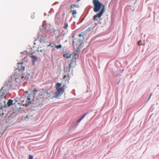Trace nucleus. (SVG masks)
I'll return each mask as SVG.
<instances>
[{"label": "nucleus", "instance_id": "nucleus-1", "mask_svg": "<svg viewBox=\"0 0 159 159\" xmlns=\"http://www.w3.org/2000/svg\"><path fill=\"white\" fill-rule=\"evenodd\" d=\"M92 2L94 5L93 11L94 12H98L100 10L99 12L95 15L93 18L94 21H98L100 20L101 17L105 12L106 7L98 0H93Z\"/></svg>", "mask_w": 159, "mask_h": 159}, {"label": "nucleus", "instance_id": "nucleus-2", "mask_svg": "<svg viewBox=\"0 0 159 159\" xmlns=\"http://www.w3.org/2000/svg\"><path fill=\"white\" fill-rule=\"evenodd\" d=\"M16 80L19 79L22 81H27L29 78L30 74L27 73H23V71H18L13 74Z\"/></svg>", "mask_w": 159, "mask_h": 159}, {"label": "nucleus", "instance_id": "nucleus-3", "mask_svg": "<svg viewBox=\"0 0 159 159\" xmlns=\"http://www.w3.org/2000/svg\"><path fill=\"white\" fill-rule=\"evenodd\" d=\"M57 91L55 93L54 96L56 98H58L61 96L64 92V86L61 87L60 88L56 89Z\"/></svg>", "mask_w": 159, "mask_h": 159}, {"label": "nucleus", "instance_id": "nucleus-4", "mask_svg": "<svg viewBox=\"0 0 159 159\" xmlns=\"http://www.w3.org/2000/svg\"><path fill=\"white\" fill-rule=\"evenodd\" d=\"M5 85L0 90V101L3 98L5 99L6 96L5 95V93L6 92V89L5 88Z\"/></svg>", "mask_w": 159, "mask_h": 159}, {"label": "nucleus", "instance_id": "nucleus-5", "mask_svg": "<svg viewBox=\"0 0 159 159\" xmlns=\"http://www.w3.org/2000/svg\"><path fill=\"white\" fill-rule=\"evenodd\" d=\"M18 65V68L17 69L18 72V71H22L24 70L25 67L22 66L23 63H17Z\"/></svg>", "mask_w": 159, "mask_h": 159}, {"label": "nucleus", "instance_id": "nucleus-6", "mask_svg": "<svg viewBox=\"0 0 159 159\" xmlns=\"http://www.w3.org/2000/svg\"><path fill=\"white\" fill-rule=\"evenodd\" d=\"M47 94L46 91H45L40 93L39 94V96L41 98H43L46 99Z\"/></svg>", "mask_w": 159, "mask_h": 159}, {"label": "nucleus", "instance_id": "nucleus-7", "mask_svg": "<svg viewBox=\"0 0 159 159\" xmlns=\"http://www.w3.org/2000/svg\"><path fill=\"white\" fill-rule=\"evenodd\" d=\"M31 117L29 112L27 114H25L22 117V119L24 120H28Z\"/></svg>", "mask_w": 159, "mask_h": 159}, {"label": "nucleus", "instance_id": "nucleus-8", "mask_svg": "<svg viewBox=\"0 0 159 159\" xmlns=\"http://www.w3.org/2000/svg\"><path fill=\"white\" fill-rule=\"evenodd\" d=\"M30 57L32 59V62L33 63H34L37 61L38 58L37 57L33 55V53H31L30 54Z\"/></svg>", "mask_w": 159, "mask_h": 159}, {"label": "nucleus", "instance_id": "nucleus-9", "mask_svg": "<svg viewBox=\"0 0 159 159\" xmlns=\"http://www.w3.org/2000/svg\"><path fill=\"white\" fill-rule=\"evenodd\" d=\"M38 38L39 39L40 43L44 42L45 41V37L44 36L39 34L38 36Z\"/></svg>", "mask_w": 159, "mask_h": 159}, {"label": "nucleus", "instance_id": "nucleus-10", "mask_svg": "<svg viewBox=\"0 0 159 159\" xmlns=\"http://www.w3.org/2000/svg\"><path fill=\"white\" fill-rule=\"evenodd\" d=\"M72 42L73 45L75 44L76 45L80 44V40L76 38L73 39Z\"/></svg>", "mask_w": 159, "mask_h": 159}, {"label": "nucleus", "instance_id": "nucleus-11", "mask_svg": "<svg viewBox=\"0 0 159 159\" xmlns=\"http://www.w3.org/2000/svg\"><path fill=\"white\" fill-rule=\"evenodd\" d=\"M31 102V99L29 96L27 97V98L26 101L25 106L26 107H28L29 105Z\"/></svg>", "mask_w": 159, "mask_h": 159}, {"label": "nucleus", "instance_id": "nucleus-12", "mask_svg": "<svg viewBox=\"0 0 159 159\" xmlns=\"http://www.w3.org/2000/svg\"><path fill=\"white\" fill-rule=\"evenodd\" d=\"M70 12L72 13V15L74 18H76V17L77 12L75 10H71Z\"/></svg>", "mask_w": 159, "mask_h": 159}, {"label": "nucleus", "instance_id": "nucleus-13", "mask_svg": "<svg viewBox=\"0 0 159 159\" xmlns=\"http://www.w3.org/2000/svg\"><path fill=\"white\" fill-rule=\"evenodd\" d=\"M46 93H47L46 94V99L49 98H52L53 97H55L54 96H52V93H48L47 91H46Z\"/></svg>", "mask_w": 159, "mask_h": 159}, {"label": "nucleus", "instance_id": "nucleus-14", "mask_svg": "<svg viewBox=\"0 0 159 159\" xmlns=\"http://www.w3.org/2000/svg\"><path fill=\"white\" fill-rule=\"evenodd\" d=\"M70 79V78L69 75L68 74L67 75H65L64 76L63 79L65 81H68Z\"/></svg>", "mask_w": 159, "mask_h": 159}, {"label": "nucleus", "instance_id": "nucleus-15", "mask_svg": "<svg viewBox=\"0 0 159 159\" xmlns=\"http://www.w3.org/2000/svg\"><path fill=\"white\" fill-rule=\"evenodd\" d=\"M37 51L38 52L44 53L46 52V50L44 48L43 49L42 47H40L38 48Z\"/></svg>", "mask_w": 159, "mask_h": 159}, {"label": "nucleus", "instance_id": "nucleus-16", "mask_svg": "<svg viewBox=\"0 0 159 159\" xmlns=\"http://www.w3.org/2000/svg\"><path fill=\"white\" fill-rule=\"evenodd\" d=\"M79 7L78 5H75V4H73L70 5V8L74 9L75 7L78 8Z\"/></svg>", "mask_w": 159, "mask_h": 159}, {"label": "nucleus", "instance_id": "nucleus-17", "mask_svg": "<svg viewBox=\"0 0 159 159\" xmlns=\"http://www.w3.org/2000/svg\"><path fill=\"white\" fill-rule=\"evenodd\" d=\"M63 56L65 57L68 58L70 57L71 56L70 54L69 53H65L63 54Z\"/></svg>", "mask_w": 159, "mask_h": 159}, {"label": "nucleus", "instance_id": "nucleus-18", "mask_svg": "<svg viewBox=\"0 0 159 159\" xmlns=\"http://www.w3.org/2000/svg\"><path fill=\"white\" fill-rule=\"evenodd\" d=\"M13 100L11 99H9L7 102V105L9 107L10 106L13 104Z\"/></svg>", "mask_w": 159, "mask_h": 159}, {"label": "nucleus", "instance_id": "nucleus-19", "mask_svg": "<svg viewBox=\"0 0 159 159\" xmlns=\"http://www.w3.org/2000/svg\"><path fill=\"white\" fill-rule=\"evenodd\" d=\"M87 113L88 112L84 114L81 118H80L77 121V122H80L82 119H83L84 118L85 116L87 114Z\"/></svg>", "mask_w": 159, "mask_h": 159}, {"label": "nucleus", "instance_id": "nucleus-20", "mask_svg": "<svg viewBox=\"0 0 159 159\" xmlns=\"http://www.w3.org/2000/svg\"><path fill=\"white\" fill-rule=\"evenodd\" d=\"M61 83H57L56 84V86H55L56 89H58L59 88H61V87H60L61 86Z\"/></svg>", "mask_w": 159, "mask_h": 159}, {"label": "nucleus", "instance_id": "nucleus-21", "mask_svg": "<svg viewBox=\"0 0 159 159\" xmlns=\"http://www.w3.org/2000/svg\"><path fill=\"white\" fill-rule=\"evenodd\" d=\"M68 23L67 22H66L64 24V25L63 26L64 28L65 29H67V28L68 27Z\"/></svg>", "mask_w": 159, "mask_h": 159}, {"label": "nucleus", "instance_id": "nucleus-22", "mask_svg": "<svg viewBox=\"0 0 159 159\" xmlns=\"http://www.w3.org/2000/svg\"><path fill=\"white\" fill-rule=\"evenodd\" d=\"M61 47H62L61 45V44H60L59 45L56 46L55 47L57 49H59V48H61Z\"/></svg>", "mask_w": 159, "mask_h": 159}, {"label": "nucleus", "instance_id": "nucleus-23", "mask_svg": "<svg viewBox=\"0 0 159 159\" xmlns=\"http://www.w3.org/2000/svg\"><path fill=\"white\" fill-rule=\"evenodd\" d=\"M73 62V61H71V62H70V63L69 65V68L68 69V70H70V68L71 67V64H72Z\"/></svg>", "mask_w": 159, "mask_h": 159}, {"label": "nucleus", "instance_id": "nucleus-24", "mask_svg": "<svg viewBox=\"0 0 159 159\" xmlns=\"http://www.w3.org/2000/svg\"><path fill=\"white\" fill-rule=\"evenodd\" d=\"M138 44L139 46H140L142 45V41L141 40H139V42L137 43Z\"/></svg>", "mask_w": 159, "mask_h": 159}, {"label": "nucleus", "instance_id": "nucleus-25", "mask_svg": "<svg viewBox=\"0 0 159 159\" xmlns=\"http://www.w3.org/2000/svg\"><path fill=\"white\" fill-rule=\"evenodd\" d=\"M33 156L31 155H30L29 156V159H33Z\"/></svg>", "mask_w": 159, "mask_h": 159}, {"label": "nucleus", "instance_id": "nucleus-26", "mask_svg": "<svg viewBox=\"0 0 159 159\" xmlns=\"http://www.w3.org/2000/svg\"><path fill=\"white\" fill-rule=\"evenodd\" d=\"M61 36H62L61 34H60L59 35V36L56 35L55 36L56 39H57L59 37H60Z\"/></svg>", "mask_w": 159, "mask_h": 159}, {"label": "nucleus", "instance_id": "nucleus-27", "mask_svg": "<svg viewBox=\"0 0 159 159\" xmlns=\"http://www.w3.org/2000/svg\"><path fill=\"white\" fill-rule=\"evenodd\" d=\"M37 91V90L35 89H34L32 92L34 93L35 94V93Z\"/></svg>", "mask_w": 159, "mask_h": 159}, {"label": "nucleus", "instance_id": "nucleus-28", "mask_svg": "<svg viewBox=\"0 0 159 159\" xmlns=\"http://www.w3.org/2000/svg\"><path fill=\"white\" fill-rule=\"evenodd\" d=\"M51 45V43L50 42L49 43V44L48 45V46L49 47V46H50Z\"/></svg>", "mask_w": 159, "mask_h": 159}, {"label": "nucleus", "instance_id": "nucleus-29", "mask_svg": "<svg viewBox=\"0 0 159 159\" xmlns=\"http://www.w3.org/2000/svg\"><path fill=\"white\" fill-rule=\"evenodd\" d=\"M91 27H89L88 29V30H89H89H91Z\"/></svg>", "mask_w": 159, "mask_h": 159}, {"label": "nucleus", "instance_id": "nucleus-30", "mask_svg": "<svg viewBox=\"0 0 159 159\" xmlns=\"http://www.w3.org/2000/svg\"><path fill=\"white\" fill-rule=\"evenodd\" d=\"M82 36V35L81 34H80L79 35V36L80 37H81Z\"/></svg>", "mask_w": 159, "mask_h": 159}, {"label": "nucleus", "instance_id": "nucleus-31", "mask_svg": "<svg viewBox=\"0 0 159 159\" xmlns=\"http://www.w3.org/2000/svg\"><path fill=\"white\" fill-rule=\"evenodd\" d=\"M152 95V93L150 95V96H149V98H148V99H149V98H150L151 96Z\"/></svg>", "mask_w": 159, "mask_h": 159}, {"label": "nucleus", "instance_id": "nucleus-32", "mask_svg": "<svg viewBox=\"0 0 159 159\" xmlns=\"http://www.w3.org/2000/svg\"><path fill=\"white\" fill-rule=\"evenodd\" d=\"M3 113H2H2H1L0 116H3Z\"/></svg>", "mask_w": 159, "mask_h": 159}, {"label": "nucleus", "instance_id": "nucleus-33", "mask_svg": "<svg viewBox=\"0 0 159 159\" xmlns=\"http://www.w3.org/2000/svg\"><path fill=\"white\" fill-rule=\"evenodd\" d=\"M25 93H28V91H26L25 92Z\"/></svg>", "mask_w": 159, "mask_h": 159}, {"label": "nucleus", "instance_id": "nucleus-34", "mask_svg": "<svg viewBox=\"0 0 159 159\" xmlns=\"http://www.w3.org/2000/svg\"><path fill=\"white\" fill-rule=\"evenodd\" d=\"M72 38H75V36H72Z\"/></svg>", "mask_w": 159, "mask_h": 159}, {"label": "nucleus", "instance_id": "nucleus-35", "mask_svg": "<svg viewBox=\"0 0 159 159\" xmlns=\"http://www.w3.org/2000/svg\"><path fill=\"white\" fill-rule=\"evenodd\" d=\"M79 1V0H78L77 1Z\"/></svg>", "mask_w": 159, "mask_h": 159}]
</instances>
